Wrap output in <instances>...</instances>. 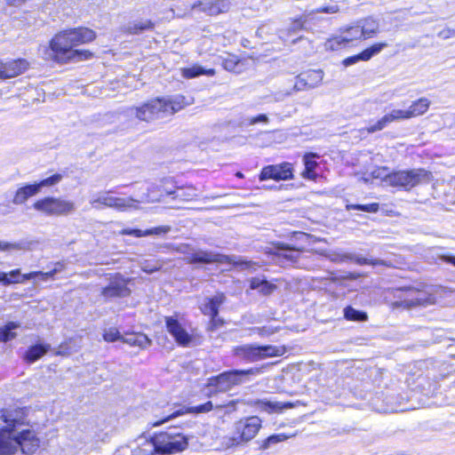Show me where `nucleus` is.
Here are the masks:
<instances>
[{"label":"nucleus","instance_id":"2eb2a0df","mask_svg":"<svg viewBox=\"0 0 455 455\" xmlns=\"http://www.w3.org/2000/svg\"><path fill=\"white\" fill-rule=\"evenodd\" d=\"M230 6L231 4L228 0H203L194 5V7H198L209 15L226 12L230 9Z\"/></svg>","mask_w":455,"mask_h":455},{"label":"nucleus","instance_id":"f03ea898","mask_svg":"<svg viewBox=\"0 0 455 455\" xmlns=\"http://www.w3.org/2000/svg\"><path fill=\"white\" fill-rule=\"evenodd\" d=\"M8 420L12 422V430L16 431L19 450L25 455H33L41 446V438L32 428H25L26 419L20 409L12 410V414L7 416Z\"/></svg>","mask_w":455,"mask_h":455},{"label":"nucleus","instance_id":"cd10ccee","mask_svg":"<svg viewBox=\"0 0 455 455\" xmlns=\"http://www.w3.org/2000/svg\"><path fill=\"white\" fill-rule=\"evenodd\" d=\"M339 32L346 39L347 45L354 41L363 40L356 21L351 25L340 28Z\"/></svg>","mask_w":455,"mask_h":455},{"label":"nucleus","instance_id":"58836bf2","mask_svg":"<svg viewBox=\"0 0 455 455\" xmlns=\"http://www.w3.org/2000/svg\"><path fill=\"white\" fill-rule=\"evenodd\" d=\"M261 404L262 408L268 412H278L281 411L283 408L290 406L288 403H283L277 401H262Z\"/></svg>","mask_w":455,"mask_h":455},{"label":"nucleus","instance_id":"a18cd8bd","mask_svg":"<svg viewBox=\"0 0 455 455\" xmlns=\"http://www.w3.org/2000/svg\"><path fill=\"white\" fill-rule=\"evenodd\" d=\"M289 438L288 435L284 434H278V435H273L267 437L263 443L261 444L260 448L263 450L268 449L272 444L283 442Z\"/></svg>","mask_w":455,"mask_h":455},{"label":"nucleus","instance_id":"774afa93","mask_svg":"<svg viewBox=\"0 0 455 455\" xmlns=\"http://www.w3.org/2000/svg\"><path fill=\"white\" fill-rule=\"evenodd\" d=\"M296 235H298L299 238L303 241L308 240V238H309L308 235H307L305 233H298V234H296Z\"/></svg>","mask_w":455,"mask_h":455},{"label":"nucleus","instance_id":"4d7b16f0","mask_svg":"<svg viewBox=\"0 0 455 455\" xmlns=\"http://www.w3.org/2000/svg\"><path fill=\"white\" fill-rule=\"evenodd\" d=\"M264 282L263 279H260L259 277H253L250 280V288L251 290H258L260 288V285Z\"/></svg>","mask_w":455,"mask_h":455},{"label":"nucleus","instance_id":"052dcab7","mask_svg":"<svg viewBox=\"0 0 455 455\" xmlns=\"http://www.w3.org/2000/svg\"><path fill=\"white\" fill-rule=\"evenodd\" d=\"M213 408L212 402H207L204 404L199 405L196 408L197 412H207Z\"/></svg>","mask_w":455,"mask_h":455},{"label":"nucleus","instance_id":"473e14b6","mask_svg":"<svg viewBox=\"0 0 455 455\" xmlns=\"http://www.w3.org/2000/svg\"><path fill=\"white\" fill-rule=\"evenodd\" d=\"M329 259L331 261H334V262L344 261L347 259H354L359 265H364V264L379 265V264H382V261H380V260H370V259H367L365 258H360V257L354 258V257L349 256V255L339 254V253H331V254H330L329 255Z\"/></svg>","mask_w":455,"mask_h":455},{"label":"nucleus","instance_id":"5fc2aeb1","mask_svg":"<svg viewBox=\"0 0 455 455\" xmlns=\"http://www.w3.org/2000/svg\"><path fill=\"white\" fill-rule=\"evenodd\" d=\"M339 11V8L337 4H331L323 6L316 10L317 12H324V13H336Z\"/></svg>","mask_w":455,"mask_h":455},{"label":"nucleus","instance_id":"72a5a7b5","mask_svg":"<svg viewBox=\"0 0 455 455\" xmlns=\"http://www.w3.org/2000/svg\"><path fill=\"white\" fill-rule=\"evenodd\" d=\"M315 157V154H306L304 156L303 161L305 165V170L301 173L302 177L308 180H315V174L314 173V170L316 167L317 164L314 160Z\"/></svg>","mask_w":455,"mask_h":455},{"label":"nucleus","instance_id":"e2e57ef3","mask_svg":"<svg viewBox=\"0 0 455 455\" xmlns=\"http://www.w3.org/2000/svg\"><path fill=\"white\" fill-rule=\"evenodd\" d=\"M280 257H283L290 261H292V262H295L299 256L298 255H294L292 253H287V252H283V253H279L278 254Z\"/></svg>","mask_w":455,"mask_h":455},{"label":"nucleus","instance_id":"5701e85b","mask_svg":"<svg viewBox=\"0 0 455 455\" xmlns=\"http://www.w3.org/2000/svg\"><path fill=\"white\" fill-rule=\"evenodd\" d=\"M170 231V227L168 226H161L147 230H140V229H135V228H124L122 229L119 234L122 235H133L136 237H142V236H148L152 235H162L166 234Z\"/></svg>","mask_w":455,"mask_h":455},{"label":"nucleus","instance_id":"aec40b11","mask_svg":"<svg viewBox=\"0 0 455 455\" xmlns=\"http://www.w3.org/2000/svg\"><path fill=\"white\" fill-rule=\"evenodd\" d=\"M163 110L164 116L173 115L176 112L183 109L186 106L191 104L182 95H176L170 99H162Z\"/></svg>","mask_w":455,"mask_h":455},{"label":"nucleus","instance_id":"7ed1b4c3","mask_svg":"<svg viewBox=\"0 0 455 455\" xmlns=\"http://www.w3.org/2000/svg\"><path fill=\"white\" fill-rule=\"evenodd\" d=\"M261 427V420L257 416L241 419L234 425V433L222 438L225 449L241 446L252 440Z\"/></svg>","mask_w":455,"mask_h":455},{"label":"nucleus","instance_id":"9d476101","mask_svg":"<svg viewBox=\"0 0 455 455\" xmlns=\"http://www.w3.org/2000/svg\"><path fill=\"white\" fill-rule=\"evenodd\" d=\"M236 355L244 358L249 361H257L271 356H281L286 349L285 347L279 344L278 346L267 345L262 347H254L250 344H246L241 347H237L235 349Z\"/></svg>","mask_w":455,"mask_h":455},{"label":"nucleus","instance_id":"4be33fe9","mask_svg":"<svg viewBox=\"0 0 455 455\" xmlns=\"http://www.w3.org/2000/svg\"><path fill=\"white\" fill-rule=\"evenodd\" d=\"M4 77H13L23 71H25L28 68V62L24 60H17L6 62L5 64L1 65Z\"/></svg>","mask_w":455,"mask_h":455},{"label":"nucleus","instance_id":"dca6fc26","mask_svg":"<svg viewBox=\"0 0 455 455\" xmlns=\"http://www.w3.org/2000/svg\"><path fill=\"white\" fill-rule=\"evenodd\" d=\"M323 79V72L322 70H309L297 76L294 88L297 90L302 89L300 84L305 87L315 88L322 83Z\"/></svg>","mask_w":455,"mask_h":455},{"label":"nucleus","instance_id":"6e6d98bb","mask_svg":"<svg viewBox=\"0 0 455 455\" xmlns=\"http://www.w3.org/2000/svg\"><path fill=\"white\" fill-rule=\"evenodd\" d=\"M232 258H235V260H238V261H243V259L241 258H238V257H235V256H232ZM243 262H247L246 260H243ZM251 264L250 266H245V265H240V264H233L234 266H236V267H239L241 269H251L252 268L253 270H255V266H258V267H260V265H258L256 262H253V261H251Z\"/></svg>","mask_w":455,"mask_h":455},{"label":"nucleus","instance_id":"c85d7f7f","mask_svg":"<svg viewBox=\"0 0 455 455\" xmlns=\"http://www.w3.org/2000/svg\"><path fill=\"white\" fill-rule=\"evenodd\" d=\"M180 73L184 78L191 79L202 75L212 76L216 72L213 68L205 69L199 65H193L191 67L180 68Z\"/></svg>","mask_w":455,"mask_h":455},{"label":"nucleus","instance_id":"2f4dec72","mask_svg":"<svg viewBox=\"0 0 455 455\" xmlns=\"http://www.w3.org/2000/svg\"><path fill=\"white\" fill-rule=\"evenodd\" d=\"M343 315L347 321L366 322L368 320L366 312L357 310L351 306H347L343 309Z\"/></svg>","mask_w":455,"mask_h":455},{"label":"nucleus","instance_id":"13d9d810","mask_svg":"<svg viewBox=\"0 0 455 455\" xmlns=\"http://www.w3.org/2000/svg\"><path fill=\"white\" fill-rule=\"evenodd\" d=\"M68 343H60L59 348L55 350L56 355H68Z\"/></svg>","mask_w":455,"mask_h":455},{"label":"nucleus","instance_id":"393cba45","mask_svg":"<svg viewBox=\"0 0 455 455\" xmlns=\"http://www.w3.org/2000/svg\"><path fill=\"white\" fill-rule=\"evenodd\" d=\"M104 339L105 341H143L145 339L146 341H150L146 336L142 334H136L134 338H125L122 336L119 332V331L116 327H109L108 329L105 330L104 332Z\"/></svg>","mask_w":455,"mask_h":455},{"label":"nucleus","instance_id":"4468645a","mask_svg":"<svg viewBox=\"0 0 455 455\" xmlns=\"http://www.w3.org/2000/svg\"><path fill=\"white\" fill-rule=\"evenodd\" d=\"M101 293L105 298L125 297L130 294V290L127 287V281L120 275H116L111 279L110 283L103 288Z\"/></svg>","mask_w":455,"mask_h":455},{"label":"nucleus","instance_id":"c9c22d12","mask_svg":"<svg viewBox=\"0 0 455 455\" xmlns=\"http://www.w3.org/2000/svg\"><path fill=\"white\" fill-rule=\"evenodd\" d=\"M36 272H30L28 274L22 275L20 269H14L7 273V278L8 281H10L11 285L14 283H22L26 280H29L36 277Z\"/></svg>","mask_w":455,"mask_h":455},{"label":"nucleus","instance_id":"9b49d317","mask_svg":"<svg viewBox=\"0 0 455 455\" xmlns=\"http://www.w3.org/2000/svg\"><path fill=\"white\" fill-rule=\"evenodd\" d=\"M294 177V167L291 163L283 162L278 164L265 166L259 174L260 180H274L275 181L291 180Z\"/></svg>","mask_w":455,"mask_h":455},{"label":"nucleus","instance_id":"e433bc0d","mask_svg":"<svg viewBox=\"0 0 455 455\" xmlns=\"http://www.w3.org/2000/svg\"><path fill=\"white\" fill-rule=\"evenodd\" d=\"M152 28L153 23L150 20H135L125 27V31L129 34H138L141 31L151 29Z\"/></svg>","mask_w":455,"mask_h":455},{"label":"nucleus","instance_id":"c756f323","mask_svg":"<svg viewBox=\"0 0 455 455\" xmlns=\"http://www.w3.org/2000/svg\"><path fill=\"white\" fill-rule=\"evenodd\" d=\"M347 46L346 39L339 32L331 36L324 43V49L331 52L342 50Z\"/></svg>","mask_w":455,"mask_h":455},{"label":"nucleus","instance_id":"1a4fd4ad","mask_svg":"<svg viewBox=\"0 0 455 455\" xmlns=\"http://www.w3.org/2000/svg\"><path fill=\"white\" fill-rule=\"evenodd\" d=\"M435 295L427 291L408 289L399 300L391 302L390 307L395 308H411L415 307H427L435 304Z\"/></svg>","mask_w":455,"mask_h":455},{"label":"nucleus","instance_id":"f704fd0d","mask_svg":"<svg viewBox=\"0 0 455 455\" xmlns=\"http://www.w3.org/2000/svg\"><path fill=\"white\" fill-rule=\"evenodd\" d=\"M20 324L11 322L0 328V341H9L17 338L16 330L20 329Z\"/></svg>","mask_w":455,"mask_h":455},{"label":"nucleus","instance_id":"603ef678","mask_svg":"<svg viewBox=\"0 0 455 455\" xmlns=\"http://www.w3.org/2000/svg\"><path fill=\"white\" fill-rule=\"evenodd\" d=\"M22 247L17 243H9L0 240V251H10L14 250H20Z\"/></svg>","mask_w":455,"mask_h":455},{"label":"nucleus","instance_id":"79ce46f5","mask_svg":"<svg viewBox=\"0 0 455 455\" xmlns=\"http://www.w3.org/2000/svg\"><path fill=\"white\" fill-rule=\"evenodd\" d=\"M388 124L387 119L386 116H383L380 119L376 121L375 123L370 124L364 129H362V132H366L367 133H373L376 132L382 131Z\"/></svg>","mask_w":455,"mask_h":455},{"label":"nucleus","instance_id":"a878e982","mask_svg":"<svg viewBox=\"0 0 455 455\" xmlns=\"http://www.w3.org/2000/svg\"><path fill=\"white\" fill-rule=\"evenodd\" d=\"M38 193V186H36V183L23 186L17 189L12 202L15 204H22L28 198L37 195Z\"/></svg>","mask_w":455,"mask_h":455},{"label":"nucleus","instance_id":"69168bd1","mask_svg":"<svg viewBox=\"0 0 455 455\" xmlns=\"http://www.w3.org/2000/svg\"><path fill=\"white\" fill-rule=\"evenodd\" d=\"M0 283L5 286L10 285V281H8L7 278V273L0 272Z\"/></svg>","mask_w":455,"mask_h":455},{"label":"nucleus","instance_id":"39448f33","mask_svg":"<svg viewBox=\"0 0 455 455\" xmlns=\"http://www.w3.org/2000/svg\"><path fill=\"white\" fill-rule=\"evenodd\" d=\"M154 451L149 455H170L184 451L188 444V437L175 430L163 432L153 439Z\"/></svg>","mask_w":455,"mask_h":455},{"label":"nucleus","instance_id":"ea45409f","mask_svg":"<svg viewBox=\"0 0 455 455\" xmlns=\"http://www.w3.org/2000/svg\"><path fill=\"white\" fill-rule=\"evenodd\" d=\"M109 191L99 193L92 197L90 204L93 208H99L100 205L108 207Z\"/></svg>","mask_w":455,"mask_h":455},{"label":"nucleus","instance_id":"a211bd4d","mask_svg":"<svg viewBox=\"0 0 455 455\" xmlns=\"http://www.w3.org/2000/svg\"><path fill=\"white\" fill-rule=\"evenodd\" d=\"M387 46L386 43H379L371 45V47L365 49L361 53L351 56L348 58H346L343 60V65L346 67L354 65L357 63L358 61H367L369 60L372 56L378 54Z\"/></svg>","mask_w":455,"mask_h":455},{"label":"nucleus","instance_id":"4c0bfd02","mask_svg":"<svg viewBox=\"0 0 455 455\" xmlns=\"http://www.w3.org/2000/svg\"><path fill=\"white\" fill-rule=\"evenodd\" d=\"M388 124L396 121L411 119L410 113L407 109H393L391 112L385 115Z\"/></svg>","mask_w":455,"mask_h":455},{"label":"nucleus","instance_id":"a19ab883","mask_svg":"<svg viewBox=\"0 0 455 455\" xmlns=\"http://www.w3.org/2000/svg\"><path fill=\"white\" fill-rule=\"evenodd\" d=\"M197 197V194L196 189L192 187H188L182 189L180 192L177 193L175 198L180 199L183 202H189Z\"/></svg>","mask_w":455,"mask_h":455},{"label":"nucleus","instance_id":"423d86ee","mask_svg":"<svg viewBox=\"0 0 455 455\" xmlns=\"http://www.w3.org/2000/svg\"><path fill=\"white\" fill-rule=\"evenodd\" d=\"M33 209L46 216H67L76 211L74 202L62 197L45 196L36 200Z\"/></svg>","mask_w":455,"mask_h":455},{"label":"nucleus","instance_id":"de8ad7c7","mask_svg":"<svg viewBox=\"0 0 455 455\" xmlns=\"http://www.w3.org/2000/svg\"><path fill=\"white\" fill-rule=\"evenodd\" d=\"M347 209H355V210H361L368 212H376L379 210V204L376 203L370 204H355V205H348Z\"/></svg>","mask_w":455,"mask_h":455},{"label":"nucleus","instance_id":"8fccbe9b","mask_svg":"<svg viewBox=\"0 0 455 455\" xmlns=\"http://www.w3.org/2000/svg\"><path fill=\"white\" fill-rule=\"evenodd\" d=\"M163 264L159 261H156L153 265H150L148 261L140 263L141 269L146 273H153L162 267Z\"/></svg>","mask_w":455,"mask_h":455},{"label":"nucleus","instance_id":"20e7f679","mask_svg":"<svg viewBox=\"0 0 455 455\" xmlns=\"http://www.w3.org/2000/svg\"><path fill=\"white\" fill-rule=\"evenodd\" d=\"M432 180V173L422 168L392 172L388 179L389 186L407 191L420 184L428 183Z\"/></svg>","mask_w":455,"mask_h":455},{"label":"nucleus","instance_id":"f257e3e1","mask_svg":"<svg viewBox=\"0 0 455 455\" xmlns=\"http://www.w3.org/2000/svg\"><path fill=\"white\" fill-rule=\"evenodd\" d=\"M96 33L88 28L66 29L56 34L50 41L49 56L58 63L66 64L90 60L92 52L76 49V46L92 42Z\"/></svg>","mask_w":455,"mask_h":455},{"label":"nucleus","instance_id":"6e6552de","mask_svg":"<svg viewBox=\"0 0 455 455\" xmlns=\"http://www.w3.org/2000/svg\"><path fill=\"white\" fill-rule=\"evenodd\" d=\"M11 414L12 410H4L0 415V455H14L19 451L16 431L7 418Z\"/></svg>","mask_w":455,"mask_h":455},{"label":"nucleus","instance_id":"ddd939ff","mask_svg":"<svg viewBox=\"0 0 455 455\" xmlns=\"http://www.w3.org/2000/svg\"><path fill=\"white\" fill-rule=\"evenodd\" d=\"M191 261L192 262H200V263H220V264H240V265H245L250 266L251 262H243V261H238L235 260V258L215 253L212 251H198L192 254L191 256Z\"/></svg>","mask_w":455,"mask_h":455},{"label":"nucleus","instance_id":"49530a36","mask_svg":"<svg viewBox=\"0 0 455 455\" xmlns=\"http://www.w3.org/2000/svg\"><path fill=\"white\" fill-rule=\"evenodd\" d=\"M390 173L391 172H388V169L387 167H379L371 172V176L374 179L382 180L383 182L386 183V185L389 186L388 179L390 177Z\"/></svg>","mask_w":455,"mask_h":455},{"label":"nucleus","instance_id":"b1692460","mask_svg":"<svg viewBox=\"0 0 455 455\" xmlns=\"http://www.w3.org/2000/svg\"><path fill=\"white\" fill-rule=\"evenodd\" d=\"M363 40L372 37L379 30V23L372 18H365L356 21Z\"/></svg>","mask_w":455,"mask_h":455},{"label":"nucleus","instance_id":"0eeeda50","mask_svg":"<svg viewBox=\"0 0 455 455\" xmlns=\"http://www.w3.org/2000/svg\"><path fill=\"white\" fill-rule=\"evenodd\" d=\"M258 372V370L250 369L247 371H230L223 372L216 377L208 379L209 392H226L233 387L242 384L247 376Z\"/></svg>","mask_w":455,"mask_h":455},{"label":"nucleus","instance_id":"37998d69","mask_svg":"<svg viewBox=\"0 0 455 455\" xmlns=\"http://www.w3.org/2000/svg\"><path fill=\"white\" fill-rule=\"evenodd\" d=\"M240 63V60L237 56L229 54L227 58L223 60V68L228 71L239 72L237 67Z\"/></svg>","mask_w":455,"mask_h":455},{"label":"nucleus","instance_id":"bf43d9fd","mask_svg":"<svg viewBox=\"0 0 455 455\" xmlns=\"http://www.w3.org/2000/svg\"><path fill=\"white\" fill-rule=\"evenodd\" d=\"M276 248L282 251H302V248H295L290 245H287L283 243H276Z\"/></svg>","mask_w":455,"mask_h":455},{"label":"nucleus","instance_id":"c03bdc74","mask_svg":"<svg viewBox=\"0 0 455 455\" xmlns=\"http://www.w3.org/2000/svg\"><path fill=\"white\" fill-rule=\"evenodd\" d=\"M61 180H62V175L56 173L51 177H48V178L41 180L40 182L36 183V185L38 186V191L40 192L42 188L53 187V186L57 185L58 183H60L61 181Z\"/></svg>","mask_w":455,"mask_h":455},{"label":"nucleus","instance_id":"412c9836","mask_svg":"<svg viewBox=\"0 0 455 455\" xmlns=\"http://www.w3.org/2000/svg\"><path fill=\"white\" fill-rule=\"evenodd\" d=\"M166 327L176 341H189L190 337L179 321L173 316L166 317Z\"/></svg>","mask_w":455,"mask_h":455},{"label":"nucleus","instance_id":"f3484780","mask_svg":"<svg viewBox=\"0 0 455 455\" xmlns=\"http://www.w3.org/2000/svg\"><path fill=\"white\" fill-rule=\"evenodd\" d=\"M225 295L223 293H217L212 298H205L201 303V311L205 315L212 317V321H216L220 306L224 302Z\"/></svg>","mask_w":455,"mask_h":455},{"label":"nucleus","instance_id":"680f3d73","mask_svg":"<svg viewBox=\"0 0 455 455\" xmlns=\"http://www.w3.org/2000/svg\"><path fill=\"white\" fill-rule=\"evenodd\" d=\"M180 411H175V412H173V413H172V414L168 415L167 417H165L164 419H162V420H160V421H156V422H155V423L153 424V426H154V427L160 426L161 424H163V423H164V422L168 421V420H169V419H173V418L177 417V416H178V415H180Z\"/></svg>","mask_w":455,"mask_h":455},{"label":"nucleus","instance_id":"7c9ffc66","mask_svg":"<svg viewBox=\"0 0 455 455\" xmlns=\"http://www.w3.org/2000/svg\"><path fill=\"white\" fill-rule=\"evenodd\" d=\"M49 349V346H44L42 343H37L35 346H32L27 351L25 355V359L29 363H34L35 361L41 358Z\"/></svg>","mask_w":455,"mask_h":455},{"label":"nucleus","instance_id":"bb28decb","mask_svg":"<svg viewBox=\"0 0 455 455\" xmlns=\"http://www.w3.org/2000/svg\"><path fill=\"white\" fill-rule=\"evenodd\" d=\"M431 101L426 97H421L413 101L408 108L411 119L426 114L429 109Z\"/></svg>","mask_w":455,"mask_h":455},{"label":"nucleus","instance_id":"6ab92c4d","mask_svg":"<svg viewBox=\"0 0 455 455\" xmlns=\"http://www.w3.org/2000/svg\"><path fill=\"white\" fill-rule=\"evenodd\" d=\"M138 203L139 202L132 197H117L109 192L108 207L119 212H127L130 210H138Z\"/></svg>","mask_w":455,"mask_h":455},{"label":"nucleus","instance_id":"0e129e2a","mask_svg":"<svg viewBox=\"0 0 455 455\" xmlns=\"http://www.w3.org/2000/svg\"><path fill=\"white\" fill-rule=\"evenodd\" d=\"M267 121H268V118H267V116L266 115H259L257 117H253L251 120V124H256V123H259V122L267 123Z\"/></svg>","mask_w":455,"mask_h":455},{"label":"nucleus","instance_id":"338daca9","mask_svg":"<svg viewBox=\"0 0 455 455\" xmlns=\"http://www.w3.org/2000/svg\"><path fill=\"white\" fill-rule=\"evenodd\" d=\"M442 259L444 261L451 263L452 265L455 266V257H453V256H443Z\"/></svg>","mask_w":455,"mask_h":455},{"label":"nucleus","instance_id":"3c124183","mask_svg":"<svg viewBox=\"0 0 455 455\" xmlns=\"http://www.w3.org/2000/svg\"><path fill=\"white\" fill-rule=\"evenodd\" d=\"M128 346V348L125 349V352L129 353L131 355L138 354V352L141 349L147 348L146 343H125Z\"/></svg>","mask_w":455,"mask_h":455},{"label":"nucleus","instance_id":"864d4df0","mask_svg":"<svg viewBox=\"0 0 455 455\" xmlns=\"http://www.w3.org/2000/svg\"><path fill=\"white\" fill-rule=\"evenodd\" d=\"M276 289V286L266 280L262 283L260 285V288L259 289V291L263 295H269L271 294Z\"/></svg>","mask_w":455,"mask_h":455},{"label":"nucleus","instance_id":"f8f14e48","mask_svg":"<svg viewBox=\"0 0 455 455\" xmlns=\"http://www.w3.org/2000/svg\"><path fill=\"white\" fill-rule=\"evenodd\" d=\"M137 118L142 121H150L164 116L162 99H154L140 107L132 109Z\"/></svg>","mask_w":455,"mask_h":455},{"label":"nucleus","instance_id":"09e8293b","mask_svg":"<svg viewBox=\"0 0 455 455\" xmlns=\"http://www.w3.org/2000/svg\"><path fill=\"white\" fill-rule=\"evenodd\" d=\"M62 270V265L60 263H57L55 267L49 272H36L37 275L36 276H41L42 280L46 281L48 278H52L55 274L60 272Z\"/></svg>","mask_w":455,"mask_h":455}]
</instances>
